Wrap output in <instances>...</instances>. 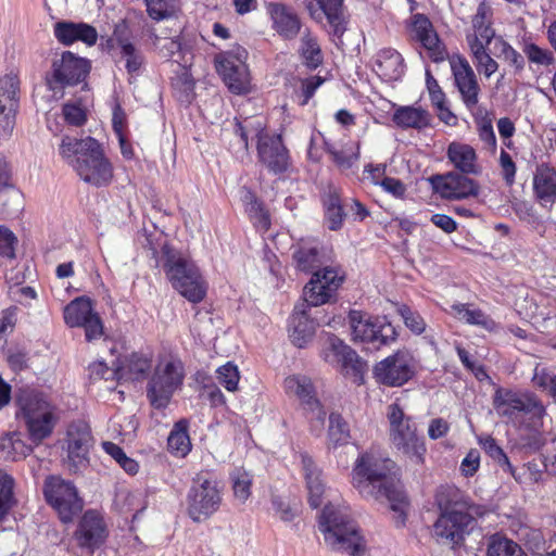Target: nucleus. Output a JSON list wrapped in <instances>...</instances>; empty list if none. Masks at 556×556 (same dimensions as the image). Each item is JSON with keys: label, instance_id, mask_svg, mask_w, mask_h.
I'll return each mask as SVG.
<instances>
[{"label": "nucleus", "instance_id": "nucleus-1", "mask_svg": "<svg viewBox=\"0 0 556 556\" xmlns=\"http://www.w3.org/2000/svg\"><path fill=\"white\" fill-rule=\"evenodd\" d=\"M352 484L364 498L388 502L396 514V526L404 525L408 503L392 459L372 451L361 454L352 469Z\"/></svg>", "mask_w": 556, "mask_h": 556}, {"label": "nucleus", "instance_id": "nucleus-2", "mask_svg": "<svg viewBox=\"0 0 556 556\" xmlns=\"http://www.w3.org/2000/svg\"><path fill=\"white\" fill-rule=\"evenodd\" d=\"M440 515L433 525L432 534L438 543L452 548L463 544L469 533L473 516H483L482 506L470 503L469 497L454 485H442L435 494Z\"/></svg>", "mask_w": 556, "mask_h": 556}, {"label": "nucleus", "instance_id": "nucleus-3", "mask_svg": "<svg viewBox=\"0 0 556 556\" xmlns=\"http://www.w3.org/2000/svg\"><path fill=\"white\" fill-rule=\"evenodd\" d=\"M59 153L86 184L99 188L112 181L113 166L94 138L78 139L64 136L59 146Z\"/></svg>", "mask_w": 556, "mask_h": 556}, {"label": "nucleus", "instance_id": "nucleus-4", "mask_svg": "<svg viewBox=\"0 0 556 556\" xmlns=\"http://www.w3.org/2000/svg\"><path fill=\"white\" fill-rule=\"evenodd\" d=\"M496 414L517 428L539 430L547 415L540 397L529 391L500 388L493 396Z\"/></svg>", "mask_w": 556, "mask_h": 556}, {"label": "nucleus", "instance_id": "nucleus-5", "mask_svg": "<svg viewBox=\"0 0 556 556\" xmlns=\"http://www.w3.org/2000/svg\"><path fill=\"white\" fill-rule=\"evenodd\" d=\"M17 416L25 421L29 439L39 444L48 439L59 421L58 408L48 397L34 389L22 388L15 395Z\"/></svg>", "mask_w": 556, "mask_h": 556}, {"label": "nucleus", "instance_id": "nucleus-6", "mask_svg": "<svg viewBox=\"0 0 556 556\" xmlns=\"http://www.w3.org/2000/svg\"><path fill=\"white\" fill-rule=\"evenodd\" d=\"M161 262L166 278L181 296L194 304L204 300L207 283L191 260L172 247L164 244Z\"/></svg>", "mask_w": 556, "mask_h": 556}, {"label": "nucleus", "instance_id": "nucleus-7", "mask_svg": "<svg viewBox=\"0 0 556 556\" xmlns=\"http://www.w3.org/2000/svg\"><path fill=\"white\" fill-rule=\"evenodd\" d=\"M320 531L325 541L337 551L358 556L364 551L363 538L358 534L356 525L350 517L346 506L328 503L320 515Z\"/></svg>", "mask_w": 556, "mask_h": 556}, {"label": "nucleus", "instance_id": "nucleus-8", "mask_svg": "<svg viewBox=\"0 0 556 556\" xmlns=\"http://www.w3.org/2000/svg\"><path fill=\"white\" fill-rule=\"evenodd\" d=\"M389 421V439L399 454L409 460L410 464L421 466L425 464L427 446L425 438L418 433L417 425L413 417L405 414L397 403H392L387 408Z\"/></svg>", "mask_w": 556, "mask_h": 556}, {"label": "nucleus", "instance_id": "nucleus-9", "mask_svg": "<svg viewBox=\"0 0 556 556\" xmlns=\"http://www.w3.org/2000/svg\"><path fill=\"white\" fill-rule=\"evenodd\" d=\"M493 12L490 5L481 2L471 20V27L467 30L466 41L470 50L473 64L479 73L486 78L498 68L497 62L486 52L488 46L495 36L492 27Z\"/></svg>", "mask_w": 556, "mask_h": 556}, {"label": "nucleus", "instance_id": "nucleus-10", "mask_svg": "<svg viewBox=\"0 0 556 556\" xmlns=\"http://www.w3.org/2000/svg\"><path fill=\"white\" fill-rule=\"evenodd\" d=\"M222 502L220 482L212 473H197L186 497L188 516L194 522L205 521L219 509Z\"/></svg>", "mask_w": 556, "mask_h": 556}, {"label": "nucleus", "instance_id": "nucleus-11", "mask_svg": "<svg viewBox=\"0 0 556 556\" xmlns=\"http://www.w3.org/2000/svg\"><path fill=\"white\" fill-rule=\"evenodd\" d=\"M92 445L93 438L86 422L70 424L65 437L60 441L63 467L71 473L84 472L90 464Z\"/></svg>", "mask_w": 556, "mask_h": 556}, {"label": "nucleus", "instance_id": "nucleus-12", "mask_svg": "<svg viewBox=\"0 0 556 556\" xmlns=\"http://www.w3.org/2000/svg\"><path fill=\"white\" fill-rule=\"evenodd\" d=\"M47 503L58 513L62 522L67 523L83 509V500L75 484L60 476H48L43 483Z\"/></svg>", "mask_w": 556, "mask_h": 556}, {"label": "nucleus", "instance_id": "nucleus-13", "mask_svg": "<svg viewBox=\"0 0 556 556\" xmlns=\"http://www.w3.org/2000/svg\"><path fill=\"white\" fill-rule=\"evenodd\" d=\"M184 366L180 361L160 362L149 381L147 395L154 408H165L173 394L182 384Z\"/></svg>", "mask_w": 556, "mask_h": 556}, {"label": "nucleus", "instance_id": "nucleus-14", "mask_svg": "<svg viewBox=\"0 0 556 556\" xmlns=\"http://www.w3.org/2000/svg\"><path fill=\"white\" fill-rule=\"evenodd\" d=\"M352 340L354 342L378 343L387 345L396 338L394 327L386 320L372 318L361 311H351L349 314Z\"/></svg>", "mask_w": 556, "mask_h": 556}, {"label": "nucleus", "instance_id": "nucleus-15", "mask_svg": "<svg viewBox=\"0 0 556 556\" xmlns=\"http://www.w3.org/2000/svg\"><path fill=\"white\" fill-rule=\"evenodd\" d=\"M415 375L413 357L408 352L397 351L374 367L376 380L388 387H401Z\"/></svg>", "mask_w": 556, "mask_h": 556}, {"label": "nucleus", "instance_id": "nucleus-16", "mask_svg": "<svg viewBox=\"0 0 556 556\" xmlns=\"http://www.w3.org/2000/svg\"><path fill=\"white\" fill-rule=\"evenodd\" d=\"M283 389L290 397L300 402L311 419H315L319 425L324 424L326 412L317 397L315 386L309 377L300 374L288 376L283 381Z\"/></svg>", "mask_w": 556, "mask_h": 556}, {"label": "nucleus", "instance_id": "nucleus-17", "mask_svg": "<svg viewBox=\"0 0 556 556\" xmlns=\"http://www.w3.org/2000/svg\"><path fill=\"white\" fill-rule=\"evenodd\" d=\"M64 320L70 327H84L88 341L99 339L103 333L101 318L86 296L76 298L65 306Z\"/></svg>", "mask_w": 556, "mask_h": 556}, {"label": "nucleus", "instance_id": "nucleus-18", "mask_svg": "<svg viewBox=\"0 0 556 556\" xmlns=\"http://www.w3.org/2000/svg\"><path fill=\"white\" fill-rule=\"evenodd\" d=\"M245 50L233 55L229 52L216 56V68L218 74L232 93H247L250 89L248 67L243 61Z\"/></svg>", "mask_w": 556, "mask_h": 556}, {"label": "nucleus", "instance_id": "nucleus-19", "mask_svg": "<svg viewBox=\"0 0 556 556\" xmlns=\"http://www.w3.org/2000/svg\"><path fill=\"white\" fill-rule=\"evenodd\" d=\"M89 70L88 60L64 51L52 62L51 88L77 85L86 78Z\"/></svg>", "mask_w": 556, "mask_h": 556}, {"label": "nucleus", "instance_id": "nucleus-20", "mask_svg": "<svg viewBox=\"0 0 556 556\" xmlns=\"http://www.w3.org/2000/svg\"><path fill=\"white\" fill-rule=\"evenodd\" d=\"M454 85L465 106L472 111L479 103L481 88L475 71L469 62L462 56L450 60Z\"/></svg>", "mask_w": 556, "mask_h": 556}, {"label": "nucleus", "instance_id": "nucleus-21", "mask_svg": "<svg viewBox=\"0 0 556 556\" xmlns=\"http://www.w3.org/2000/svg\"><path fill=\"white\" fill-rule=\"evenodd\" d=\"M409 37L420 42L433 62H442L447 53L430 20L420 13L412 15L407 25Z\"/></svg>", "mask_w": 556, "mask_h": 556}, {"label": "nucleus", "instance_id": "nucleus-22", "mask_svg": "<svg viewBox=\"0 0 556 556\" xmlns=\"http://www.w3.org/2000/svg\"><path fill=\"white\" fill-rule=\"evenodd\" d=\"M254 131L258 139L257 152L260 161L268 170L275 174L285 172L289 165V154L281 137L264 132L261 124L257 125Z\"/></svg>", "mask_w": 556, "mask_h": 556}, {"label": "nucleus", "instance_id": "nucleus-23", "mask_svg": "<svg viewBox=\"0 0 556 556\" xmlns=\"http://www.w3.org/2000/svg\"><path fill=\"white\" fill-rule=\"evenodd\" d=\"M433 188L442 198L460 200L469 197H477L479 186L465 174L447 173L432 178Z\"/></svg>", "mask_w": 556, "mask_h": 556}, {"label": "nucleus", "instance_id": "nucleus-24", "mask_svg": "<svg viewBox=\"0 0 556 556\" xmlns=\"http://www.w3.org/2000/svg\"><path fill=\"white\" fill-rule=\"evenodd\" d=\"M18 91L20 81L15 75L10 74L0 78V126L5 136L11 135L14 127Z\"/></svg>", "mask_w": 556, "mask_h": 556}, {"label": "nucleus", "instance_id": "nucleus-25", "mask_svg": "<svg viewBox=\"0 0 556 556\" xmlns=\"http://www.w3.org/2000/svg\"><path fill=\"white\" fill-rule=\"evenodd\" d=\"M323 356L327 363L340 368L344 375H357L361 371L362 363L358 355L336 336L328 337Z\"/></svg>", "mask_w": 556, "mask_h": 556}, {"label": "nucleus", "instance_id": "nucleus-26", "mask_svg": "<svg viewBox=\"0 0 556 556\" xmlns=\"http://www.w3.org/2000/svg\"><path fill=\"white\" fill-rule=\"evenodd\" d=\"M266 12L273 29L283 39H294L302 27L301 20L293 8L281 2H269Z\"/></svg>", "mask_w": 556, "mask_h": 556}, {"label": "nucleus", "instance_id": "nucleus-27", "mask_svg": "<svg viewBox=\"0 0 556 556\" xmlns=\"http://www.w3.org/2000/svg\"><path fill=\"white\" fill-rule=\"evenodd\" d=\"M76 538L79 545L87 548H94L103 543L106 530L102 517L94 510L86 511L79 522Z\"/></svg>", "mask_w": 556, "mask_h": 556}, {"label": "nucleus", "instance_id": "nucleus-28", "mask_svg": "<svg viewBox=\"0 0 556 556\" xmlns=\"http://www.w3.org/2000/svg\"><path fill=\"white\" fill-rule=\"evenodd\" d=\"M53 33L55 38L65 46H70L76 41H81L87 46H93L98 39L96 28L85 23L58 22L54 24Z\"/></svg>", "mask_w": 556, "mask_h": 556}, {"label": "nucleus", "instance_id": "nucleus-29", "mask_svg": "<svg viewBox=\"0 0 556 556\" xmlns=\"http://www.w3.org/2000/svg\"><path fill=\"white\" fill-rule=\"evenodd\" d=\"M318 8L308 7L311 16L315 20L327 18L330 34L340 38L345 31V18L343 14L344 0H315Z\"/></svg>", "mask_w": 556, "mask_h": 556}, {"label": "nucleus", "instance_id": "nucleus-30", "mask_svg": "<svg viewBox=\"0 0 556 556\" xmlns=\"http://www.w3.org/2000/svg\"><path fill=\"white\" fill-rule=\"evenodd\" d=\"M295 266L302 271H313L326 263V255L316 240H301L293 245Z\"/></svg>", "mask_w": 556, "mask_h": 556}, {"label": "nucleus", "instance_id": "nucleus-31", "mask_svg": "<svg viewBox=\"0 0 556 556\" xmlns=\"http://www.w3.org/2000/svg\"><path fill=\"white\" fill-rule=\"evenodd\" d=\"M446 156L462 174L478 175L481 173L476 150L467 143L451 142L447 147Z\"/></svg>", "mask_w": 556, "mask_h": 556}, {"label": "nucleus", "instance_id": "nucleus-32", "mask_svg": "<svg viewBox=\"0 0 556 556\" xmlns=\"http://www.w3.org/2000/svg\"><path fill=\"white\" fill-rule=\"evenodd\" d=\"M533 191L543 206L556 201V169L547 164L536 167L533 176Z\"/></svg>", "mask_w": 556, "mask_h": 556}, {"label": "nucleus", "instance_id": "nucleus-33", "mask_svg": "<svg viewBox=\"0 0 556 556\" xmlns=\"http://www.w3.org/2000/svg\"><path fill=\"white\" fill-rule=\"evenodd\" d=\"M301 458L308 493V503L311 507L317 508L323 504V496L326 493V485L321 477V471L317 468L309 456L302 455Z\"/></svg>", "mask_w": 556, "mask_h": 556}, {"label": "nucleus", "instance_id": "nucleus-34", "mask_svg": "<svg viewBox=\"0 0 556 556\" xmlns=\"http://www.w3.org/2000/svg\"><path fill=\"white\" fill-rule=\"evenodd\" d=\"M290 338L294 345L303 348L315 333V324L304 311L295 307L289 321Z\"/></svg>", "mask_w": 556, "mask_h": 556}, {"label": "nucleus", "instance_id": "nucleus-35", "mask_svg": "<svg viewBox=\"0 0 556 556\" xmlns=\"http://www.w3.org/2000/svg\"><path fill=\"white\" fill-rule=\"evenodd\" d=\"M392 121L404 129H421L430 124V114L421 106H399L393 113Z\"/></svg>", "mask_w": 556, "mask_h": 556}, {"label": "nucleus", "instance_id": "nucleus-36", "mask_svg": "<svg viewBox=\"0 0 556 556\" xmlns=\"http://www.w3.org/2000/svg\"><path fill=\"white\" fill-rule=\"evenodd\" d=\"M325 223L328 229L337 231L342 228L345 214L341 204L340 193L330 186L324 194Z\"/></svg>", "mask_w": 556, "mask_h": 556}, {"label": "nucleus", "instance_id": "nucleus-37", "mask_svg": "<svg viewBox=\"0 0 556 556\" xmlns=\"http://www.w3.org/2000/svg\"><path fill=\"white\" fill-rule=\"evenodd\" d=\"M326 151L330 154L332 162L340 169H349L359 157V147L356 142L349 141L342 144L325 142Z\"/></svg>", "mask_w": 556, "mask_h": 556}, {"label": "nucleus", "instance_id": "nucleus-38", "mask_svg": "<svg viewBox=\"0 0 556 556\" xmlns=\"http://www.w3.org/2000/svg\"><path fill=\"white\" fill-rule=\"evenodd\" d=\"M30 452L31 447L22 440L20 433H8L0 440V458L3 460H18Z\"/></svg>", "mask_w": 556, "mask_h": 556}, {"label": "nucleus", "instance_id": "nucleus-39", "mask_svg": "<svg viewBox=\"0 0 556 556\" xmlns=\"http://www.w3.org/2000/svg\"><path fill=\"white\" fill-rule=\"evenodd\" d=\"M401 54L392 49H386L378 53L376 66L380 75L387 79H396L403 72Z\"/></svg>", "mask_w": 556, "mask_h": 556}, {"label": "nucleus", "instance_id": "nucleus-40", "mask_svg": "<svg viewBox=\"0 0 556 556\" xmlns=\"http://www.w3.org/2000/svg\"><path fill=\"white\" fill-rule=\"evenodd\" d=\"M168 450L176 456L184 457L191 451V442L188 434L187 420L175 424L167 439Z\"/></svg>", "mask_w": 556, "mask_h": 556}, {"label": "nucleus", "instance_id": "nucleus-41", "mask_svg": "<svg viewBox=\"0 0 556 556\" xmlns=\"http://www.w3.org/2000/svg\"><path fill=\"white\" fill-rule=\"evenodd\" d=\"M154 45L159 48L162 56L172 59L178 64L187 65L188 47L181 42L179 37L161 38L155 36Z\"/></svg>", "mask_w": 556, "mask_h": 556}, {"label": "nucleus", "instance_id": "nucleus-42", "mask_svg": "<svg viewBox=\"0 0 556 556\" xmlns=\"http://www.w3.org/2000/svg\"><path fill=\"white\" fill-rule=\"evenodd\" d=\"M451 308L458 319L469 325L480 326L488 331H493L496 328V323L480 309H471L468 305L460 303L452 305Z\"/></svg>", "mask_w": 556, "mask_h": 556}, {"label": "nucleus", "instance_id": "nucleus-43", "mask_svg": "<svg viewBox=\"0 0 556 556\" xmlns=\"http://www.w3.org/2000/svg\"><path fill=\"white\" fill-rule=\"evenodd\" d=\"M253 121L245 118L243 122L237 121L231 131L232 139L229 141V149L235 154H245L249 147V136L254 132Z\"/></svg>", "mask_w": 556, "mask_h": 556}, {"label": "nucleus", "instance_id": "nucleus-44", "mask_svg": "<svg viewBox=\"0 0 556 556\" xmlns=\"http://www.w3.org/2000/svg\"><path fill=\"white\" fill-rule=\"evenodd\" d=\"M351 439L349 424L338 413H331L328 427V446L338 447L346 444Z\"/></svg>", "mask_w": 556, "mask_h": 556}, {"label": "nucleus", "instance_id": "nucleus-45", "mask_svg": "<svg viewBox=\"0 0 556 556\" xmlns=\"http://www.w3.org/2000/svg\"><path fill=\"white\" fill-rule=\"evenodd\" d=\"M334 291H329L326 283L321 282L320 278L312 276L309 282L305 286L303 295L304 300L309 306H318L330 301Z\"/></svg>", "mask_w": 556, "mask_h": 556}, {"label": "nucleus", "instance_id": "nucleus-46", "mask_svg": "<svg viewBox=\"0 0 556 556\" xmlns=\"http://www.w3.org/2000/svg\"><path fill=\"white\" fill-rule=\"evenodd\" d=\"M521 51L527 60L536 66H549L555 62L553 51L548 48L541 47L530 39H523L521 42Z\"/></svg>", "mask_w": 556, "mask_h": 556}, {"label": "nucleus", "instance_id": "nucleus-47", "mask_svg": "<svg viewBox=\"0 0 556 556\" xmlns=\"http://www.w3.org/2000/svg\"><path fill=\"white\" fill-rule=\"evenodd\" d=\"M232 491L235 498L240 503H245L251 496L252 476L244 468L238 467L230 473Z\"/></svg>", "mask_w": 556, "mask_h": 556}, {"label": "nucleus", "instance_id": "nucleus-48", "mask_svg": "<svg viewBox=\"0 0 556 556\" xmlns=\"http://www.w3.org/2000/svg\"><path fill=\"white\" fill-rule=\"evenodd\" d=\"M488 556H526V554L513 540L494 534L488 545Z\"/></svg>", "mask_w": 556, "mask_h": 556}, {"label": "nucleus", "instance_id": "nucleus-49", "mask_svg": "<svg viewBox=\"0 0 556 556\" xmlns=\"http://www.w3.org/2000/svg\"><path fill=\"white\" fill-rule=\"evenodd\" d=\"M300 51L304 63L308 67L316 68L323 63L320 46L316 37L312 36L309 33L303 35Z\"/></svg>", "mask_w": 556, "mask_h": 556}, {"label": "nucleus", "instance_id": "nucleus-50", "mask_svg": "<svg viewBox=\"0 0 556 556\" xmlns=\"http://www.w3.org/2000/svg\"><path fill=\"white\" fill-rule=\"evenodd\" d=\"M147 12L155 21L166 20L173 16L177 9V0H146Z\"/></svg>", "mask_w": 556, "mask_h": 556}, {"label": "nucleus", "instance_id": "nucleus-51", "mask_svg": "<svg viewBox=\"0 0 556 556\" xmlns=\"http://www.w3.org/2000/svg\"><path fill=\"white\" fill-rule=\"evenodd\" d=\"M150 368V357L141 353H134L127 358L125 367H123L119 372L123 376L124 374L122 371L127 370L130 379H140Z\"/></svg>", "mask_w": 556, "mask_h": 556}, {"label": "nucleus", "instance_id": "nucleus-52", "mask_svg": "<svg viewBox=\"0 0 556 556\" xmlns=\"http://www.w3.org/2000/svg\"><path fill=\"white\" fill-rule=\"evenodd\" d=\"M14 481L11 476L0 470V520H2L14 504Z\"/></svg>", "mask_w": 556, "mask_h": 556}, {"label": "nucleus", "instance_id": "nucleus-53", "mask_svg": "<svg viewBox=\"0 0 556 556\" xmlns=\"http://www.w3.org/2000/svg\"><path fill=\"white\" fill-rule=\"evenodd\" d=\"M216 380L222 384L228 392H235L238 390V383L240 380V374L238 367L231 362L219 366L216 369Z\"/></svg>", "mask_w": 556, "mask_h": 556}, {"label": "nucleus", "instance_id": "nucleus-54", "mask_svg": "<svg viewBox=\"0 0 556 556\" xmlns=\"http://www.w3.org/2000/svg\"><path fill=\"white\" fill-rule=\"evenodd\" d=\"M121 53L122 58L126 61L125 66L127 72L129 74L137 73L143 63V56L140 51L131 42L122 41Z\"/></svg>", "mask_w": 556, "mask_h": 556}, {"label": "nucleus", "instance_id": "nucleus-55", "mask_svg": "<svg viewBox=\"0 0 556 556\" xmlns=\"http://www.w3.org/2000/svg\"><path fill=\"white\" fill-rule=\"evenodd\" d=\"M16 236L5 226H0V260L15 257Z\"/></svg>", "mask_w": 556, "mask_h": 556}, {"label": "nucleus", "instance_id": "nucleus-56", "mask_svg": "<svg viewBox=\"0 0 556 556\" xmlns=\"http://www.w3.org/2000/svg\"><path fill=\"white\" fill-rule=\"evenodd\" d=\"M535 387L548 391L556 403V374L551 376L544 368H535L532 377Z\"/></svg>", "mask_w": 556, "mask_h": 556}, {"label": "nucleus", "instance_id": "nucleus-57", "mask_svg": "<svg viewBox=\"0 0 556 556\" xmlns=\"http://www.w3.org/2000/svg\"><path fill=\"white\" fill-rule=\"evenodd\" d=\"M313 276L320 278L321 282L327 285L328 290L334 292H337L343 281V275L331 266H325L323 269L315 270Z\"/></svg>", "mask_w": 556, "mask_h": 556}, {"label": "nucleus", "instance_id": "nucleus-58", "mask_svg": "<svg viewBox=\"0 0 556 556\" xmlns=\"http://www.w3.org/2000/svg\"><path fill=\"white\" fill-rule=\"evenodd\" d=\"M400 313L407 328L417 334L424 332L426 323L418 313L413 312L407 306L402 307Z\"/></svg>", "mask_w": 556, "mask_h": 556}, {"label": "nucleus", "instance_id": "nucleus-59", "mask_svg": "<svg viewBox=\"0 0 556 556\" xmlns=\"http://www.w3.org/2000/svg\"><path fill=\"white\" fill-rule=\"evenodd\" d=\"M480 467V452L471 448L460 463L459 470L465 477H472Z\"/></svg>", "mask_w": 556, "mask_h": 556}, {"label": "nucleus", "instance_id": "nucleus-60", "mask_svg": "<svg viewBox=\"0 0 556 556\" xmlns=\"http://www.w3.org/2000/svg\"><path fill=\"white\" fill-rule=\"evenodd\" d=\"M502 53L504 55V60L516 70V72H521L525 68V55L514 49L510 45L505 41L501 42Z\"/></svg>", "mask_w": 556, "mask_h": 556}, {"label": "nucleus", "instance_id": "nucleus-61", "mask_svg": "<svg viewBox=\"0 0 556 556\" xmlns=\"http://www.w3.org/2000/svg\"><path fill=\"white\" fill-rule=\"evenodd\" d=\"M17 312L18 308L16 306H10L0 313V337L14 329L17 321Z\"/></svg>", "mask_w": 556, "mask_h": 556}, {"label": "nucleus", "instance_id": "nucleus-62", "mask_svg": "<svg viewBox=\"0 0 556 556\" xmlns=\"http://www.w3.org/2000/svg\"><path fill=\"white\" fill-rule=\"evenodd\" d=\"M63 115L65 121L73 126H81L86 122L85 111L76 104H65Z\"/></svg>", "mask_w": 556, "mask_h": 556}, {"label": "nucleus", "instance_id": "nucleus-63", "mask_svg": "<svg viewBox=\"0 0 556 556\" xmlns=\"http://www.w3.org/2000/svg\"><path fill=\"white\" fill-rule=\"evenodd\" d=\"M478 131L479 138L484 143L485 149L494 153L496 150V137L491 122H482L479 125Z\"/></svg>", "mask_w": 556, "mask_h": 556}, {"label": "nucleus", "instance_id": "nucleus-64", "mask_svg": "<svg viewBox=\"0 0 556 556\" xmlns=\"http://www.w3.org/2000/svg\"><path fill=\"white\" fill-rule=\"evenodd\" d=\"M426 84L432 105H442L446 101L445 93L429 71H427Z\"/></svg>", "mask_w": 556, "mask_h": 556}]
</instances>
